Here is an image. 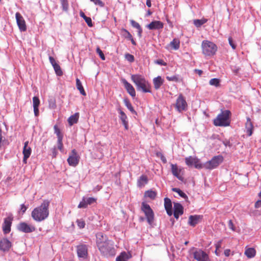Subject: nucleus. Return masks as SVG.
Returning a JSON list of instances; mask_svg holds the SVG:
<instances>
[{
	"label": "nucleus",
	"instance_id": "f257e3e1",
	"mask_svg": "<svg viewBox=\"0 0 261 261\" xmlns=\"http://www.w3.org/2000/svg\"><path fill=\"white\" fill-rule=\"evenodd\" d=\"M49 202L44 200L41 204L35 208L31 213V216L36 222H41L46 219L49 215Z\"/></svg>",
	"mask_w": 261,
	"mask_h": 261
},
{
	"label": "nucleus",
	"instance_id": "f03ea898",
	"mask_svg": "<svg viewBox=\"0 0 261 261\" xmlns=\"http://www.w3.org/2000/svg\"><path fill=\"white\" fill-rule=\"evenodd\" d=\"M131 80L136 85L138 91L144 93H150L151 87L150 83L145 77L140 74H132Z\"/></svg>",
	"mask_w": 261,
	"mask_h": 261
},
{
	"label": "nucleus",
	"instance_id": "7ed1b4c3",
	"mask_svg": "<svg viewBox=\"0 0 261 261\" xmlns=\"http://www.w3.org/2000/svg\"><path fill=\"white\" fill-rule=\"evenodd\" d=\"M230 112L225 110L219 114L216 118L214 120L213 123L215 126H227L230 125L229 116Z\"/></svg>",
	"mask_w": 261,
	"mask_h": 261
},
{
	"label": "nucleus",
	"instance_id": "20e7f679",
	"mask_svg": "<svg viewBox=\"0 0 261 261\" xmlns=\"http://www.w3.org/2000/svg\"><path fill=\"white\" fill-rule=\"evenodd\" d=\"M202 53L206 56L214 55L217 50V45L212 42L208 40H204L201 43Z\"/></svg>",
	"mask_w": 261,
	"mask_h": 261
},
{
	"label": "nucleus",
	"instance_id": "39448f33",
	"mask_svg": "<svg viewBox=\"0 0 261 261\" xmlns=\"http://www.w3.org/2000/svg\"><path fill=\"white\" fill-rule=\"evenodd\" d=\"M101 247L98 248L101 253L106 256H114L115 255V249L114 247L113 242L108 240L101 245Z\"/></svg>",
	"mask_w": 261,
	"mask_h": 261
},
{
	"label": "nucleus",
	"instance_id": "423d86ee",
	"mask_svg": "<svg viewBox=\"0 0 261 261\" xmlns=\"http://www.w3.org/2000/svg\"><path fill=\"white\" fill-rule=\"evenodd\" d=\"M141 211L144 213L149 224L151 225L154 221V213L149 204L143 202L141 204Z\"/></svg>",
	"mask_w": 261,
	"mask_h": 261
},
{
	"label": "nucleus",
	"instance_id": "0eeeda50",
	"mask_svg": "<svg viewBox=\"0 0 261 261\" xmlns=\"http://www.w3.org/2000/svg\"><path fill=\"white\" fill-rule=\"evenodd\" d=\"M223 157L221 155L214 156L211 160L206 162L203 167L206 169L212 170L217 168L223 161Z\"/></svg>",
	"mask_w": 261,
	"mask_h": 261
},
{
	"label": "nucleus",
	"instance_id": "6e6552de",
	"mask_svg": "<svg viewBox=\"0 0 261 261\" xmlns=\"http://www.w3.org/2000/svg\"><path fill=\"white\" fill-rule=\"evenodd\" d=\"M175 107L177 111L179 112H181L187 110L188 105L185 98L181 94L179 95L176 99Z\"/></svg>",
	"mask_w": 261,
	"mask_h": 261
},
{
	"label": "nucleus",
	"instance_id": "1a4fd4ad",
	"mask_svg": "<svg viewBox=\"0 0 261 261\" xmlns=\"http://www.w3.org/2000/svg\"><path fill=\"white\" fill-rule=\"evenodd\" d=\"M80 158L76 150L73 149L67 159V162L70 166L75 167L79 164Z\"/></svg>",
	"mask_w": 261,
	"mask_h": 261
},
{
	"label": "nucleus",
	"instance_id": "9d476101",
	"mask_svg": "<svg viewBox=\"0 0 261 261\" xmlns=\"http://www.w3.org/2000/svg\"><path fill=\"white\" fill-rule=\"evenodd\" d=\"M18 229L24 233H31L35 231L36 229V227L33 225H30L25 222L20 223L18 226Z\"/></svg>",
	"mask_w": 261,
	"mask_h": 261
},
{
	"label": "nucleus",
	"instance_id": "9b49d317",
	"mask_svg": "<svg viewBox=\"0 0 261 261\" xmlns=\"http://www.w3.org/2000/svg\"><path fill=\"white\" fill-rule=\"evenodd\" d=\"M193 256L197 261H210L208 254L201 249L196 250L193 253Z\"/></svg>",
	"mask_w": 261,
	"mask_h": 261
},
{
	"label": "nucleus",
	"instance_id": "f8f14e48",
	"mask_svg": "<svg viewBox=\"0 0 261 261\" xmlns=\"http://www.w3.org/2000/svg\"><path fill=\"white\" fill-rule=\"evenodd\" d=\"M185 162L187 166H194L196 168L201 169L202 168V165L200 163L199 160L192 156L186 158Z\"/></svg>",
	"mask_w": 261,
	"mask_h": 261
},
{
	"label": "nucleus",
	"instance_id": "ddd939ff",
	"mask_svg": "<svg viewBox=\"0 0 261 261\" xmlns=\"http://www.w3.org/2000/svg\"><path fill=\"white\" fill-rule=\"evenodd\" d=\"M15 17L16 22L20 31L21 32L25 31L27 30V25L22 15L19 12H17L15 14Z\"/></svg>",
	"mask_w": 261,
	"mask_h": 261
},
{
	"label": "nucleus",
	"instance_id": "4468645a",
	"mask_svg": "<svg viewBox=\"0 0 261 261\" xmlns=\"http://www.w3.org/2000/svg\"><path fill=\"white\" fill-rule=\"evenodd\" d=\"M97 199L94 197H83L82 200L78 205V208H86L88 205L92 204L96 202Z\"/></svg>",
	"mask_w": 261,
	"mask_h": 261
},
{
	"label": "nucleus",
	"instance_id": "2eb2a0df",
	"mask_svg": "<svg viewBox=\"0 0 261 261\" xmlns=\"http://www.w3.org/2000/svg\"><path fill=\"white\" fill-rule=\"evenodd\" d=\"M29 141H26L24 143L22 153L23 155V163L24 164L27 163V160L30 156L32 153V149L31 147L28 146Z\"/></svg>",
	"mask_w": 261,
	"mask_h": 261
},
{
	"label": "nucleus",
	"instance_id": "dca6fc26",
	"mask_svg": "<svg viewBox=\"0 0 261 261\" xmlns=\"http://www.w3.org/2000/svg\"><path fill=\"white\" fill-rule=\"evenodd\" d=\"M108 240V237L102 232H99L96 234V243L98 248L101 247V245Z\"/></svg>",
	"mask_w": 261,
	"mask_h": 261
},
{
	"label": "nucleus",
	"instance_id": "f3484780",
	"mask_svg": "<svg viewBox=\"0 0 261 261\" xmlns=\"http://www.w3.org/2000/svg\"><path fill=\"white\" fill-rule=\"evenodd\" d=\"M77 254L79 257L86 258L88 255L87 246L83 244L77 246Z\"/></svg>",
	"mask_w": 261,
	"mask_h": 261
},
{
	"label": "nucleus",
	"instance_id": "a211bd4d",
	"mask_svg": "<svg viewBox=\"0 0 261 261\" xmlns=\"http://www.w3.org/2000/svg\"><path fill=\"white\" fill-rule=\"evenodd\" d=\"M184 213V207L179 203H174V217L178 219L179 216Z\"/></svg>",
	"mask_w": 261,
	"mask_h": 261
},
{
	"label": "nucleus",
	"instance_id": "6ab92c4d",
	"mask_svg": "<svg viewBox=\"0 0 261 261\" xmlns=\"http://www.w3.org/2000/svg\"><path fill=\"white\" fill-rule=\"evenodd\" d=\"M12 221V219L10 217H7L4 219L2 227L5 234H7L10 232Z\"/></svg>",
	"mask_w": 261,
	"mask_h": 261
},
{
	"label": "nucleus",
	"instance_id": "aec40b11",
	"mask_svg": "<svg viewBox=\"0 0 261 261\" xmlns=\"http://www.w3.org/2000/svg\"><path fill=\"white\" fill-rule=\"evenodd\" d=\"M202 215H191L189 217L188 224L194 227L202 220Z\"/></svg>",
	"mask_w": 261,
	"mask_h": 261
},
{
	"label": "nucleus",
	"instance_id": "412c9836",
	"mask_svg": "<svg viewBox=\"0 0 261 261\" xmlns=\"http://www.w3.org/2000/svg\"><path fill=\"white\" fill-rule=\"evenodd\" d=\"M122 82L123 83L127 92L130 94V95L133 97H135L136 91L133 86L125 79H122Z\"/></svg>",
	"mask_w": 261,
	"mask_h": 261
},
{
	"label": "nucleus",
	"instance_id": "4be33fe9",
	"mask_svg": "<svg viewBox=\"0 0 261 261\" xmlns=\"http://www.w3.org/2000/svg\"><path fill=\"white\" fill-rule=\"evenodd\" d=\"M11 246V242L6 238H3L0 241V250L4 252L9 251Z\"/></svg>",
	"mask_w": 261,
	"mask_h": 261
},
{
	"label": "nucleus",
	"instance_id": "5701e85b",
	"mask_svg": "<svg viewBox=\"0 0 261 261\" xmlns=\"http://www.w3.org/2000/svg\"><path fill=\"white\" fill-rule=\"evenodd\" d=\"M149 30H159L164 27V23L160 21H153L147 25Z\"/></svg>",
	"mask_w": 261,
	"mask_h": 261
},
{
	"label": "nucleus",
	"instance_id": "b1692460",
	"mask_svg": "<svg viewBox=\"0 0 261 261\" xmlns=\"http://www.w3.org/2000/svg\"><path fill=\"white\" fill-rule=\"evenodd\" d=\"M171 172L172 174L177 177L178 179L180 180H183V177L180 175V173L181 171V169L178 168V166L176 164H171Z\"/></svg>",
	"mask_w": 261,
	"mask_h": 261
},
{
	"label": "nucleus",
	"instance_id": "393cba45",
	"mask_svg": "<svg viewBox=\"0 0 261 261\" xmlns=\"http://www.w3.org/2000/svg\"><path fill=\"white\" fill-rule=\"evenodd\" d=\"M118 111L120 114L119 118L122 121V124L124 125L125 129L128 130V123L127 120V117L125 113L119 108Z\"/></svg>",
	"mask_w": 261,
	"mask_h": 261
},
{
	"label": "nucleus",
	"instance_id": "a878e982",
	"mask_svg": "<svg viewBox=\"0 0 261 261\" xmlns=\"http://www.w3.org/2000/svg\"><path fill=\"white\" fill-rule=\"evenodd\" d=\"M164 206L167 214L170 216H172L173 214L172 211V202L169 198H164Z\"/></svg>",
	"mask_w": 261,
	"mask_h": 261
},
{
	"label": "nucleus",
	"instance_id": "bb28decb",
	"mask_svg": "<svg viewBox=\"0 0 261 261\" xmlns=\"http://www.w3.org/2000/svg\"><path fill=\"white\" fill-rule=\"evenodd\" d=\"M40 100L37 96L33 97V106L34 108V112L35 116L37 117L39 115V106L40 105Z\"/></svg>",
	"mask_w": 261,
	"mask_h": 261
},
{
	"label": "nucleus",
	"instance_id": "cd10ccee",
	"mask_svg": "<svg viewBox=\"0 0 261 261\" xmlns=\"http://www.w3.org/2000/svg\"><path fill=\"white\" fill-rule=\"evenodd\" d=\"M164 82V79H163L160 76H158V77L154 78L153 79V84L155 89H159L163 84Z\"/></svg>",
	"mask_w": 261,
	"mask_h": 261
},
{
	"label": "nucleus",
	"instance_id": "c85d7f7f",
	"mask_svg": "<svg viewBox=\"0 0 261 261\" xmlns=\"http://www.w3.org/2000/svg\"><path fill=\"white\" fill-rule=\"evenodd\" d=\"M247 133L249 136H251L252 134V130L253 126L250 118L247 117V121L245 124Z\"/></svg>",
	"mask_w": 261,
	"mask_h": 261
},
{
	"label": "nucleus",
	"instance_id": "c756f323",
	"mask_svg": "<svg viewBox=\"0 0 261 261\" xmlns=\"http://www.w3.org/2000/svg\"><path fill=\"white\" fill-rule=\"evenodd\" d=\"M79 118V113H76L70 116L68 119V122L70 126L77 123Z\"/></svg>",
	"mask_w": 261,
	"mask_h": 261
},
{
	"label": "nucleus",
	"instance_id": "7c9ffc66",
	"mask_svg": "<svg viewBox=\"0 0 261 261\" xmlns=\"http://www.w3.org/2000/svg\"><path fill=\"white\" fill-rule=\"evenodd\" d=\"M148 178L146 175H142L138 180L137 185L139 187H142L148 182Z\"/></svg>",
	"mask_w": 261,
	"mask_h": 261
},
{
	"label": "nucleus",
	"instance_id": "2f4dec72",
	"mask_svg": "<svg viewBox=\"0 0 261 261\" xmlns=\"http://www.w3.org/2000/svg\"><path fill=\"white\" fill-rule=\"evenodd\" d=\"M170 45L174 50H177L180 46V41L178 38H174L170 43Z\"/></svg>",
	"mask_w": 261,
	"mask_h": 261
},
{
	"label": "nucleus",
	"instance_id": "473e14b6",
	"mask_svg": "<svg viewBox=\"0 0 261 261\" xmlns=\"http://www.w3.org/2000/svg\"><path fill=\"white\" fill-rule=\"evenodd\" d=\"M245 254L248 258H252L255 256L256 254V251L253 248H249L246 249Z\"/></svg>",
	"mask_w": 261,
	"mask_h": 261
},
{
	"label": "nucleus",
	"instance_id": "72a5a7b5",
	"mask_svg": "<svg viewBox=\"0 0 261 261\" xmlns=\"http://www.w3.org/2000/svg\"><path fill=\"white\" fill-rule=\"evenodd\" d=\"M76 88L80 91V93L82 95L85 96L86 95V92L84 90V89L82 85L80 80L79 79H76Z\"/></svg>",
	"mask_w": 261,
	"mask_h": 261
},
{
	"label": "nucleus",
	"instance_id": "f704fd0d",
	"mask_svg": "<svg viewBox=\"0 0 261 261\" xmlns=\"http://www.w3.org/2000/svg\"><path fill=\"white\" fill-rule=\"evenodd\" d=\"M207 21V19L205 18H202L201 19H194L193 23L194 25L197 27H200L202 24H204Z\"/></svg>",
	"mask_w": 261,
	"mask_h": 261
},
{
	"label": "nucleus",
	"instance_id": "c9c22d12",
	"mask_svg": "<svg viewBox=\"0 0 261 261\" xmlns=\"http://www.w3.org/2000/svg\"><path fill=\"white\" fill-rule=\"evenodd\" d=\"M128 259L127 254L125 252H123L117 257L116 261H127Z\"/></svg>",
	"mask_w": 261,
	"mask_h": 261
},
{
	"label": "nucleus",
	"instance_id": "e433bc0d",
	"mask_svg": "<svg viewBox=\"0 0 261 261\" xmlns=\"http://www.w3.org/2000/svg\"><path fill=\"white\" fill-rule=\"evenodd\" d=\"M145 196L154 199L156 196V193L152 190H148L145 192Z\"/></svg>",
	"mask_w": 261,
	"mask_h": 261
},
{
	"label": "nucleus",
	"instance_id": "4c0bfd02",
	"mask_svg": "<svg viewBox=\"0 0 261 261\" xmlns=\"http://www.w3.org/2000/svg\"><path fill=\"white\" fill-rule=\"evenodd\" d=\"M54 129L58 139L63 138V134L57 125H54Z\"/></svg>",
	"mask_w": 261,
	"mask_h": 261
},
{
	"label": "nucleus",
	"instance_id": "58836bf2",
	"mask_svg": "<svg viewBox=\"0 0 261 261\" xmlns=\"http://www.w3.org/2000/svg\"><path fill=\"white\" fill-rule=\"evenodd\" d=\"M121 35L126 39L129 40L132 37L131 34L127 30L125 29H122L121 30Z\"/></svg>",
	"mask_w": 261,
	"mask_h": 261
},
{
	"label": "nucleus",
	"instance_id": "ea45409f",
	"mask_svg": "<svg viewBox=\"0 0 261 261\" xmlns=\"http://www.w3.org/2000/svg\"><path fill=\"white\" fill-rule=\"evenodd\" d=\"M54 69L57 75L61 76L63 74L62 70L58 64H56L54 65L53 66Z\"/></svg>",
	"mask_w": 261,
	"mask_h": 261
},
{
	"label": "nucleus",
	"instance_id": "a19ab883",
	"mask_svg": "<svg viewBox=\"0 0 261 261\" xmlns=\"http://www.w3.org/2000/svg\"><path fill=\"white\" fill-rule=\"evenodd\" d=\"M172 191L177 193L180 197L185 199L188 198V196H187V195L179 189L174 188L172 189Z\"/></svg>",
	"mask_w": 261,
	"mask_h": 261
},
{
	"label": "nucleus",
	"instance_id": "79ce46f5",
	"mask_svg": "<svg viewBox=\"0 0 261 261\" xmlns=\"http://www.w3.org/2000/svg\"><path fill=\"white\" fill-rule=\"evenodd\" d=\"M60 2L62 7L63 10L64 11H67L68 9V0H60Z\"/></svg>",
	"mask_w": 261,
	"mask_h": 261
},
{
	"label": "nucleus",
	"instance_id": "37998d69",
	"mask_svg": "<svg viewBox=\"0 0 261 261\" xmlns=\"http://www.w3.org/2000/svg\"><path fill=\"white\" fill-rule=\"evenodd\" d=\"M63 139V138L58 139L57 140V147L58 149H59L61 152H63L64 151Z\"/></svg>",
	"mask_w": 261,
	"mask_h": 261
},
{
	"label": "nucleus",
	"instance_id": "c03bdc74",
	"mask_svg": "<svg viewBox=\"0 0 261 261\" xmlns=\"http://www.w3.org/2000/svg\"><path fill=\"white\" fill-rule=\"evenodd\" d=\"M124 103L127 109L132 113H136V111L133 108L131 103L128 100H124Z\"/></svg>",
	"mask_w": 261,
	"mask_h": 261
},
{
	"label": "nucleus",
	"instance_id": "a18cd8bd",
	"mask_svg": "<svg viewBox=\"0 0 261 261\" xmlns=\"http://www.w3.org/2000/svg\"><path fill=\"white\" fill-rule=\"evenodd\" d=\"M209 83L211 85L218 87L220 85V80L218 79L214 78L210 81Z\"/></svg>",
	"mask_w": 261,
	"mask_h": 261
},
{
	"label": "nucleus",
	"instance_id": "49530a36",
	"mask_svg": "<svg viewBox=\"0 0 261 261\" xmlns=\"http://www.w3.org/2000/svg\"><path fill=\"white\" fill-rule=\"evenodd\" d=\"M166 79L169 81H173L175 82H178L179 81V78L176 75H172V76H167Z\"/></svg>",
	"mask_w": 261,
	"mask_h": 261
},
{
	"label": "nucleus",
	"instance_id": "de8ad7c7",
	"mask_svg": "<svg viewBox=\"0 0 261 261\" xmlns=\"http://www.w3.org/2000/svg\"><path fill=\"white\" fill-rule=\"evenodd\" d=\"M76 223H77V226L80 228H83L85 227V222L84 220H83L82 219H78L76 220Z\"/></svg>",
	"mask_w": 261,
	"mask_h": 261
},
{
	"label": "nucleus",
	"instance_id": "09e8293b",
	"mask_svg": "<svg viewBox=\"0 0 261 261\" xmlns=\"http://www.w3.org/2000/svg\"><path fill=\"white\" fill-rule=\"evenodd\" d=\"M125 59L130 62H133L134 61V57L133 55H130L129 54H126L125 55Z\"/></svg>",
	"mask_w": 261,
	"mask_h": 261
},
{
	"label": "nucleus",
	"instance_id": "8fccbe9b",
	"mask_svg": "<svg viewBox=\"0 0 261 261\" xmlns=\"http://www.w3.org/2000/svg\"><path fill=\"white\" fill-rule=\"evenodd\" d=\"M96 52L99 55V56L100 57V58L101 59V60H105V55H104L103 53H102V50L99 48V47H97L96 48Z\"/></svg>",
	"mask_w": 261,
	"mask_h": 261
},
{
	"label": "nucleus",
	"instance_id": "3c124183",
	"mask_svg": "<svg viewBox=\"0 0 261 261\" xmlns=\"http://www.w3.org/2000/svg\"><path fill=\"white\" fill-rule=\"evenodd\" d=\"M91 2H93L95 5H98L100 7H103L105 6L104 3L101 0H90Z\"/></svg>",
	"mask_w": 261,
	"mask_h": 261
},
{
	"label": "nucleus",
	"instance_id": "603ef678",
	"mask_svg": "<svg viewBox=\"0 0 261 261\" xmlns=\"http://www.w3.org/2000/svg\"><path fill=\"white\" fill-rule=\"evenodd\" d=\"M228 42H229V45L231 46V47H232V48L233 49H235L236 48V44L234 43L233 41V39L232 38V37H229L228 38Z\"/></svg>",
	"mask_w": 261,
	"mask_h": 261
},
{
	"label": "nucleus",
	"instance_id": "864d4df0",
	"mask_svg": "<svg viewBox=\"0 0 261 261\" xmlns=\"http://www.w3.org/2000/svg\"><path fill=\"white\" fill-rule=\"evenodd\" d=\"M130 23L134 28H135L137 29L140 28V27H141L139 23H138L137 22L135 21L134 20H130Z\"/></svg>",
	"mask_w": 261,
	"mask_h": 261
},
{
	"label": "nucleus",
	"instance_id": "5fc2aeb1",
	"mask_svg": "<svg viewBox=\"0 0 261 261\" xmlns=\"http://www.w3.org/2000/svg\"><path fill=\"white\" fill-rule=\"evenodd\" d=\"M28 207H27L24 204L20 205V210L19 213H21L23 215L27 211Z\"/></svg>",
	"mask_w": 261,
	"mask_h": 261
},
{
	"label": "nucleus",
	"instance_id": "6e6d98bb",
	"mask_svg": "<svg viewBox=\"0 0 261 261\" xmlns=\"http://www.w3.org/2000/svg\"><path fill=\"white\" fill-rule=\"evenodd\" d=\"M228 225L229 228L232 231H234L236 230V227L234 226L232 221L231 220H229Z\"/></svg>",
	"mask_w": 261,
	"mask_h": 261
},
{
	"label": "nucleus",
	"instance_id": "4d7b16f0",
	"mask_svg": "<svg viewBox=\"0 0 261 261\" xmlns=\"http://www.w3.org/2000/svg\"><path fill=\"white\" fill-rule=\"evenodd\" d=\"M84 20L86 21V22L87 23V24L89 27H92V25H93L92 22V20L90 17H86V18Z\"/></svg>",
	"mask_w": 261,
	"mask_h": 261
},
{
	"label": "nucleus",
	"instance_id": "13d9d810",
	"mask_svg": "<svg viewBox=\"0 0 261 261\" xmlns=\"http://www.w3.org/2000/svg\"><path fill=\"white\" fill-rule=\"evenodd\" d=\"M49 60L50 63H51V64L53 66H54V65L57 64V62H56L55 59L53 57L50 56L49 57Z\"/></svg>",
	"mask_w": 261,
	"mask_h": 261
},
{
	"label": "nucleus",
	"instance_id": "bf43d9fd",
	"mask_svg": "<svg viewBox=\"0 0 261 261\" xmlns=\"http://www.w3.org/2000/svg\"><path fill=\"white\" fill-rule=\"evenodd\" d=\"M51 151H52L53 157H54V158L56 157L58 152H57V149H56V147H54L52 149Z\"/></svg>",
	"mask_w": 261,
	"mask_h": 261
},
{
	"label": "nucleus",
	"instance_id": "052dcab7",
	"mask_svg": "<svg viewBox=\"0 0 261 261\" xmlns=\"http://www.w3.org/2000/svg\"><path fill=\"white\" fill-rule=\"evenodd\" d=\"M255 208H259L261 206V200H257L255 203Z\"/></svg>",
	"mask_w": 261,
	"mask_h": 261
},
{
	"label": "nucleus",
	"instance_id": "680f3d73",
	"mask_svg": "<svg viewBox=\"0 0 261 261\" xmlns=\"http://www.w3.org/2000/svg\"><path fill=\"white\" fill-rule=\"evenodd\" d=\"M160 156L161 161L164 163H167L166 158H165V156L163 154H162V153H160Z\"/></svg>",
	"mask_w": 261,
	"mask_h": 261
},
{
	"label": "nucleus",
	"instance_id": "e2e57ef3",
	"mask_svg": "<svg viewBox=\"0 0 261 261\" xmlns=\"http://www.w3.org/2000/svg\"><path fill=\"white\" fill-rule=\"evenodd\" d=\"M137 30H138V35L140 38H141L142 37V29L141 27H140V28L137 29Z\"/></svg>",
	"mask_w": 261,
	"mask_h": 261
},
{
	"label": "nucleus",
	"instance_id": "0e129e2a",
	"mask_svg": "<svg viewBox=\"0 0 261 261\" xmlns=\"http://www.w3.org/2000/svg\"><path fill=\"white\" fill-rule=\"evenodd\" d=\"M224 253L226 256H228L230 253V250L229 249H227L224 250Z\"/></svg>",
	"mask_w": 261,
	"mask_h": 261
},
{
	"label": "nucleus",
	"instance_id": "69168bd1",
	"mask_svg": "<svg viewBox=\"0 0 261 261\" xmlns=\"http://www.w3.org/2000/svg\"><path fill=\"white\" fill-rule=\"evenodd\" d=\"M194 71L195 73L198 74L199 76H201L203 71L201 70L200 69H195Z\"/></svg>",
	"mask_w": 261,
	"mask_h": 261
},
{
	"label": "nucleus",
	"instance_id": "338daca9",
	"mask_svg": "<svg viewBox=\"0 0 261 261\" xmlns=\"http://www.w3.org/2000/svg\"><path fill=\"white\" fill-rule=\"evenodd\" d=\"M156 63L160 64V65H165V63L164 62V61L162 60H159L156 61Z\"/></svg>",
	"mask_w": 261,
	"mask_h": 261
},
{
	"label": "nucleus",
	"instance_id": "774afa93",
	"mask_svg": "<svg viewBox=\"0 0 261 261\" xmlns=\"http://www.w3.org/2000/svg\"><path fill=\"white\" fill-rule=\"evenodd\" d=\"M129 40L131 41L132 43L134 45H136L137 43H136V41L134 40L133 36Z\"/></svg>",
	"mask_w": 261,
	"mask_h": 261
}]
</instances>
